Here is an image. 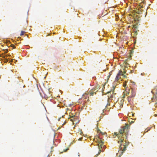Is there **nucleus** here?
I'll return each instance as SVG.
<instances>
[{"mask_svg": "<svg viewBox=\"0 0 157 157\" xmlns=\"http://www.w3.org/2000/svg\"><path fill=\"white\" fill-rule=\"evenodd\" d=\"M77 117L76 116H75V123H78L79 122V121H78V120L77 119Z\"/></svg>", "mask_w": 157, "mask_h": 157, "instance_id": "9b49d317", "label": "nucleus"}, {"mask_svg": "<svg viewBox=\"0 0 157 157\" xmlns=\"http://www.w3.org/2000/svg\"><path fill=\"white\" fill-rule=\"evenodd\" d=\"M99 89V87H96L95 88H94L93 89L90 90L89 91V94H90V96H93L94 95V94H95L96 92L98 91Z\"/></svg>", "mask_w": 157, "mask_h": 157, "instance_id": "0eeeda50", "label": "nucleus"}, {"mask_svg": "<svg viewBox=\"0 0 157 157\" xmlns=\"http://www.w3.org/2000/svg\"><path fill=\"white\" fill-rule=\"evenodd\" d=\"M128 125L125 124L124 126L121 127L119 130L118 134H117L116 132L115 133L118 138L119 140L118 141V143L120 144L119 151H121L122 154L126 151V148L129 143L128 142H127L126 140L124 144L122 145L121 144L123 141L124 138H125V139L127 138L128 132Z\"/></svg>", "mask_w": 157, "mask_h": 157, "instance_id": "f257e3e1", "label": "nucleus"}, {"mask_svg": "<svg viewBox=\"0 0 157 157\" xmlns=\"http://www.w3.org/2000/svg\"><path fill=\"white\" fill-rule=\"evenodd\" d=\"M123 86L125 88L124 91L123 93V97L124 98H125L126 95L129 94L130 89L128 87H126V85L125 83H124Z\"/></svg>", "mask_w": 157, "mask_h": 157, "instance_id": "423d86ee", "label": "nucleus"}, {"mask_svg": "<svg viewBox=\"0 0 157 157\" xmlns=\"http://www.w3.org/2000/svg\"><path fill=\"white\" fill-rule=\"evenodd\" d=\"M94 140L96 142L98 143V145L99 150L98 153L97 155H98L100 154L101 151V149L102 148L104 142L101 139V138L98 136H95L94 138Z\"/></svg>", "mask_w": 157, "mask_h": 157, "instance_id": "f03ea898", "label": "nucleus"}, {"mask_svg": "<svg viewBox=\"0 0 157 157\" xmlns=\"http://www.w3.org/2000/svg\"><path fill=\"white\" fill-rule=\"evenodd\" d=\"M154 95L152 98L151 100L153 102L155 103V106H157V86L151 91Z\"/></svg>", "mask_w": 157, "mask_h": 157, "instance_id": "7ed1b4c3", "label": "nucleus"}, {"mask_svg": "<svg viewBox=\"0 0 157 157\" xmlns=\"http://www.w3.org/2000/svg\"><path fill=\"white\" fill-rule=\"evenodd\" d=\"M68 149H66L65 151H64L65 152H66V151H67L68 150Z\"/></svg>", "mask_w": 157, "mask_h": 157, "instance_id": "6ab92c4d", "label": "nucleus"}, {"mask_svg": "<svg viewBox=\"0 0 157 157\" xmlns=\"http://www.w3.org/2000/svg\"><path fill=\"white\" fill-rule=\"evenodd\" d=\"M70 117V120L72 122H73V123H74L75 122V116L74 115L73 116H72V117Z\"/></svg>", "mask_w": 157, "mask_h": 157, "instance_id": "6e6552de", "label": "nucleus"}, {"mask_svg": "<svg viewBox=\"0 0 157 157\" xmlns=\"http://www.w3.org/2000/svg\"><path fill=\"white\" fill-rule=\"evenodd\" d=\"M82 139V137H81V138H79V139H78V140H81V139Z\"/></svg>", "mask_w": 157, "mask_h": 157, "instance_id": "f3484780", "label": "nucleus"}, {"mask_svg": "<svg viewBox=\"0 0 157 157\" xmlns=\"http://www.w3.org/2000/svg\"><path fill=\"white\" fill-rule=\"evenodd\" d=\"M65 122L64 123H63V124H62V125H63L64 124H65Z\"/></svg>", "mask_w": 157, "mask_h": 157, "instance_id": "5701e85b", "label": "nucleus"}, {"mask_svg": "<svg viewBox=\"0 0 157 157\" xmlns=\"http://www.w3.org/2000/svg\"><path fill=\"white\" fill-rule=\"evenodd\" d=\"M131 94L127 98L128 101L129 102L131 101L133 99V98L135 97L136 94V90L132 89L131 87Z\"/></svg>", "mask_w": 157, "mask_h": 157, "instance_id": "39448f33", "label": "nucleus"}, {"mask_svg": "<svg viewBox=\"0 0 157 157\" xmlns=\"http://www.w3.org/2000/svg\"><path fill=\"white\" fill-rule=\"evenodd\" d=\"M114 89H113V90L109 92H108L107 93V94H108V96L109 97V98L108 101H110L112 100H114L115 99V94H114Z\"/></svg>", "mask_w": 157, "mask_h": 157, "instance_id": "20e7f679", "label": "nucleus"}, {"mask_svg": "<svg viewBox=\"0 0 157 157\" xmlns=\"http://www.w3.org/2000/svg\"><path fill=\"white\" fill-rule=\"evenodd\" d=\"M150 130V129H148L147 131H148V130Z\"/></svg>", "mask_w": 157, "mask_h": 157, "instance_id": "b1692460", "label": "nucleus"}, {"mask_svg": "<svg viewBox=\"0 0 157 157\" xmlns=\"http://www.w3.org/2000/svg\"><path fill=\"white\" fill-rule=\"evenodd\" d=\"M125 67H127H127H127V65H126V66H125Z\"/></svg>", "mask_w": 157, "mask_h": 157, "instance_id": "aec40b11", "label": "nucleus"}, {"mask_svg": "<svg viewBox=\"0 0 157 157\" xmlns=\"http://www.w3.org/2000/svg\"><path fill=\"white\" fill-rule=\"evenodd\" d=\"M117 75L119 76L120 75H123L124 76H125V75H124V74L122 73V71H119V73H118Z\"/></svg>", "mask_w": 157, "mask_h": 157, "instance_id": "1a4fd4ad", "label": "nucleus"}, {"mask_svg": "<svg viewBox=\"0 0 157 157\" xmlns=\"http://www.w3.org/2000/svg\"><path fill=\"white\" fill-rule=\"evenodd\" d=\"M124 73H126V71H125V69H124Z\"/></svg>", "mask_w": 157, "mask_h": 157, "instance_id": "4be33fe9", "label": "nucleus"}, {"mask_svg": "<svg viewBox=\"0 0 157 157\" xmlns=\"http://www.w3.org/2000/svg\"><path fill=\"white\" fill-rule=\"evenodd\" d=\"M25 32L24 31H21V34H20V35L21 36H22L25 33Z\"/></svg>", "mask_w": 157, "mask_h": 157, "instance_id": "4468645a", "label": "nucleus"}, {"mask_svg": "<svg viewBox=\"0 0 157 157\" xmlns=\"http://www.w3.org/2000/svg\"><path fill=\"white\" fill-rule=\"evenodd\" d=\"M11 47H13V48H15V45L13 44H11Z\"/></svg>", "mask_w": 157, "mask_h": 157, "instance_id": "2eb2a0df", "label": "nucleus"}, {"mask_svg": "<svg viewBox=\"0 0 157 157\" xmlns=\"http://www.w3.org/2000/svg\"><path fill=\"white\" fill-rule=\"evenodd\" d=\"M120 78V77H119V76L118 75H117L116 76V78H115V80L116 81H118L119 79Z\"/></svg>", "mask_w": 157, "mask_h": 157, "instance_id": "f8f14e48", "label": "nucleus"}, {"mask_svg": "<svg viewBox=\"0 0 157 157\" xmlns=\"http://www.w3.org/2000/svg\"><path fill=\"white\" fill-rule=\"evenodd\" d=\"M61 119V118L60 117V118H59V119L58 120V121H59L60 120V119Z\"/></svg>", "mask_w": 157, "mask_h": 157, "instance_id": "412c9836", "label": "nucleus"}, {"mask_svg": "<svg viewBox=\"0 0 157 157\" xmlns=\"http://www.w3.org/2000/svg\"><path fill=\"white\" fill-rule=\"evenodd\" d=\"M8 52V50H6V51L5 52V53H7Z\"/></svg>", "mask_w": 157, "mask_h": 157, "instance_id": "a211bd4d", "label": "nucleus"}, {"mask_svg": "<svg viewBox=\"0 0 157 157\" xmlns=\"http://www.w3.org/2000/svg\"><path fill=\"white\" fill-rule=\"evenodd\" d=\"M98 133H101L102 135H105L106 134V132H101L100 130H98Z\"/></svg>", "mask_w": 157, "mask_h": 157, "instance_id": "9d476101", "label": "nucleus"}, {"mask_svg": "<svg viewBox=\"0 0 157 157\" xmlns=\"http://www.w3.org/2000/svg\"><path fill=\"white\" fill-rule=\"evenodd\" d=\"M112 74V73L111 71L109 73V75L107 76V78L108 79H109V78L110 77V76Z\"/></svg>", "mask_w": 157, "mask_h": 157, "instance_id": "ddd939ff", "label": "nucleus"}, {"mask_svg": "<svg viewBox=\"0 0 157 157\" xmlns=\"http://www.w3.org/2000/svg\"><path fill=\"white\" fill-rule=\"evenodd\" d=\"M135 2H139L140 0H134Z\"/></svg>", "mask_w": 157, "mask_h": 157, "instance_id": "dca6fc26", "label": "nucleus"}]
</instances>
